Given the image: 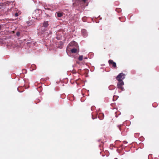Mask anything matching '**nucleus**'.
I'll return each instance as SVG.
<instances>
[{"instance_id":"0eeeda50","label":"nucleus","mask_w":159,"mask_h":159,"mask_svg":"<svg viewBox=\"0 0 159 159\" xmlns=\"http://www.w3.org/2000/svg\"><path fill=\"white\" fill-rule=\"evenodd\" d=\"M75 43H76L74 41V42H73L70 43L69 44V45H70V46H71V45H75Z\"/></svg>"},{"instance_id":"9b49d317","label":"nucleus","mask_w":159,"mask_h":159,"mask_svg":"<svg viewBox=\"0 0 159 159\" xmlns=\"http://www.w3.org/2000/svg\"><path fill=\"white\" fill-rule=\"evenodd\" d=\"M18 16V14L17 13H16L15 14V16L16 17Z\"/></svg>"},{"instance_id":"423d86ee","label":"nucleus","mask_w":159,"mask_h":159,"mask_svg":"<svg viewBox=\"0 0 159 159\" xmlns=\"http://www.w3.org/2000/svg\"><path fill=\"white\" fill-rule=\"evenodd\" d=\"M57 15L58 17H60L62 16V14L61 13L58 12L57 13Z\"/></svg>"},{"instance_id":"9d476101","label":"nucleus","mask_w":159,"mask_h":159,"mask_svg":"<svg viewBox=\"0 0 159 159\" xmlns=\"http://www.w3.org/2000/svg\"><path fill=\"white\" fill-rule=\"evenodd\" d=\"M86 32V30H82V32L83 33H84Z\"/></svg>"},{"instance_id":"ddd939ff","label":"nucleus","mask_w":159,"mask_h":159,"mask_svg":"<svg viewBox=\"0 0 159 159\" xmlns=\"http://www.w3.org/2000/svg\"><path fill=\"white\" fill-rule=\"evenodd\" d=\"M84 36H86V34H84Z\"/></svg>"},{"instance_id":"f03ea898","label":"nucleus","mask_w":159,"mask_h":159,"mask_svg":"<svg viewBox=\"0 0 159 159\" xmlns=\"http://www.w3.org/2000/svg\"><path fill=\"white\" fill-rule=\"evenodd\" d=\"M119 82L117 84L118 88L123 90V88L122 86L124 85V83L122 81H118Z\"/></svg>"},{"instance_id":"7ed1b4c3","label":"nucleus","mask_w":159,"mask_h":159,"mask_svg":"<svg viewBox=\"0 0 159 159\" xmlns=\"http://www.w3.org/2000/svg\"><path fill=\"white\" fill-rule=\"evenodd\" d=\"M108 62L109 64H112V66L113 67H116V63L115 62H113L112 60H109Z\"/></svg>"},{"instance_id":"1a4fd4ad","label":"nucleus","mask_w":159,"mask_h":159,"mask_svg":"<svg viewBox=\"0 0 159 159\" xmlns=\"http://www.w3.org/2000/svg\"><path fill=\"white\" fill-rule=\"evenodd\" d=\"M16 34L18 36H19L20 35V33L19 32H17Z\"/></svg>"},{"instance_id":"f257e3e1","label":"nucleus","mask_w":159,"mask_h":159,"mask_svg":"<svg viewBox=\"0 0 159 159\" xmlns=\"http://www.w3.org/2000/svg\"><path fill=\"white\" fill-rule=\"evenodd\" d=\"M125 78V75L122 73H120L116 77V79H117L118 81H122Z\"/></svg>"},{"instance_id":"39448f33","label":"nucleus","mask_w":159,"mask_h":159,"mask_svg":"<svg viewBox=\"0 0 159 159\" xmlns=\"http://www.w3.org/2000/svg\"><path fill=\"white\" fill-rule=\"evenodd\" d=\"M71 52L73 53H76L77 51V49L76 48H73L71 50Z\"/></svg>"},{"instance_id":"f8f14e48","label":"nucleus","mask_w":159,"mask_h":159,"mask_svg":"<svg viewBox=\"0 0 159 159\" xmlns=\"http://www.w3.org/2000/svg\"><path fill=\"white\" fill-rule=\"evenodd\" d=\"M83 1H86V0H82Z\"/></svg>"},{"instance_id":"20e7f679","label":"nucleus","mask_w":159,"mask_h":159,"mask_svg":"<svg viewBox=\"0 0 159 159\" xmlns=\"http://www.w3.org/2000/svg\"><path fill=\"white\" fill-rule=\"evenodd\" d=\"M48 25V23L47 21L44 22L43 23V26L44 27H47Z\"/></svg>"},{"instance_id":"6e6552de","label":"nucleus","mask_w":159,"mask_h":159,"mask_svg":"<svg viewBox=\"0 0 159 159\" xmlns=\"http://www.w3.org/2000/svg\"><path fill=\"white\" fill-rule=\"evenodd\" d=\"M83 56H80L79 58V60L80 61H82L83 60Z\"/></svg>"}]
</instances>
